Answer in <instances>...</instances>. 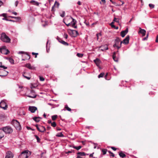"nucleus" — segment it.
<instances>
[{
  "instance_id": "30",
  "label": "nucleus",
  "mask_w": 158,
  "mask_h": 158,
  "mask_svg": "<svg viewBox=\"0 0 158 158\" xmlns=\"http://www.w3.org/2000/svg\"><path fill=\"white\" fill-rule=\"evenodd\" d=\"M0 68H2L4 69H7V67H6L2 65V62H0Z\"/></svg>"
},
{
  "instance_id": "61",
  "label": "nucleus",
  "mask_w": 158,
  "mask_h": 158,
  "mask_svg": "<svg viewBox=\"0 0 158 158\" xmlns=\"http://www.w3.org/2000/svg\"><path fill=\"white\" fill-rule=\"evenodd\" d=\"M71 152H72V151H69L67 152H66V154H68V153H71Z\"/></svg>"
},
{
  "instance_id": "1",
  "label": "nucleus",
  "mask_w": 158,
  "mask_h": 158,
  "mask_svg": "<svg viewBox=\"0 0 158 158\" xmlns=\"http://www.w3.org/2000/svg\"><path fill=\"white\" fill-rule=\"evenodd\" d=\"M0 130L3 131L6 134H10L13 131V129L10 126H6L1 128Z\"/></svg>"
},
{
  "instance_id": "33",
  "label": "nucleus",
  "mask_w": 158,
  "mask_h": 158,
  "mask_svg": "<svg viewBox=\"0 0 158 158\" xmlns=\"http://www.w3.org/2000/svg\"><path fill=\"white\" fill-rule=\"evenodd\" d=\"M27 97H28L32 98H35L36 97V95H34V94L33 95H27Z\"/></svg>"
},
{
  "instance_id": "2",
  "label": "nucleus",
  "mask_w": 158,
  "mask_h": 158,
  "mask_svg": "<svg viewBox=\"0 0 158 158\" xmlns=\"http://www.w3.org/2000/svg\"><path fill=\"white\" fill-rule=\"evenodd\" d=\"M1 39L3 42L7 43L10 42V39L4 32L2 33L1 36Z\"/></svg>"
},
{
  "instance_id": "16",
  "label": "nucleus",
  "mask_w": 158,
  "mask_h": 158,
  "mask_svg": "<svg viewBox=\"0 0 158 158\" xmlns=\"http://www.w3.org/2000/svg\"><path fill=\"white\" fill-rule=\"evenodd\" d=\"M25 67L28 68V69H31L34 70L35 69V67L34 66H31V64L29 63L27 64H25Z\"/></svg>"
},
{
  "instance_id": "45",
  "label": "nucleus",
  "mask_w": 158,
  "mask_h": 158,
  "mask_svg": "<svg viewBox=\"0 0 158 158\" xmlns=\"http://www.w3.org/2000/svg\"><path fill=\"white\" fill-rule=\"evenodd\" d=\"M14 18L18 20H20L21 19V18L19 17H14Z\"/></svg>"
},
{
  "instance_id": "24",
  "label": "nucleus",
  "mask_w": 158,
  "mask_h": 158,
  "mask_svg": "<svg viewBox=\"0 0 158 158\" xmlns=\"http://www.w3.org/2000/svg\"><path fill=\"white\" fill-rule=\"evenodd\" d=\"M116 52H113L112 55L113 59L114 60L115 62L118 61V59L116 57Z\"/></svg>"
},
{
  "instance_id": "29",
  "label": "nucleus",
  "mask_w": 158,
  "mask_h": 158,
  "mask_svg": "<svg viewBox=\"0 0 158 158\" xmlns=\"http://www.w3.org/2000/svg\"><path fill=\"white\" fill-rule=\"evenodd\" d=\"M39 117H35L33 118V119L36 122H39L40 121Z\"/></svg>"
},
{
  "instance_id": "21",
  "label": "nucleus",
  "mask_w": 158,
  "mask_h": 158,
  "mask_svg": "<svg viewBox=\"0 0 158 158\" xmlns=\"http://www.w3.org/2000/svg\"><path fill=\"white\" fill-rule=\"evenodd\" d=\"M38 131L40 132H44L46 131V129L44 127L40 126H39V129Z\"/></svg>"
},
{
  "instance_id": "19",
  "label": "nucleus",
  "mask_w": 158,
  "mask_h": 158,
  "mask_svg": "<svg viewBox=\"0 0 158 158\" xmlns=\"http://www.w3.org/2000/svg\"><path fill=\"white\" fill-rule=\"evenodd\" d=\"M94 61L95 63L97 66H99L100 63H101V61L98 58H96L95 60H94Z\"/></svg>"
},
{
  "instance_id": "42",
  "label": "nucleus",
  "mask_w": 158,
  "mask_h": 158,
  "mask_svg": "<svg viewBox=\"0 0 158 158\" xmlns=\"http://www.w3.org/2000/svg\"><path fill=\"white\" fill-rule=\"evenodd\" d=\"M149 6L151 8H153L154 7V5L152 4H149Z\"/></svg>"
},
{
  "instance_id": "26",
  "label": "nucleus",
  "mask_w": 158,
  "mask_h": 158,
  "mask_svg": "<svg viewBox=\"0 0 158 158\" xmlns=\"http://www.w3.org/2000/svg\"><path fill=\"white\" fill-rule=\"evenodd\" d=\"M119 155L120 157L122 158H124L126 156V155L122 151H121L119 153Z\"/></svg>"
},
{
  "instance_id": "15",
  "label": "nucleus",
  "mask_w": 158,
  "mask_h": 158,
  "mask_svg": "<svg viewBox=\"0 0 158 158\" xmlns=\"http://www.w3.org/2000/svg\"><path fill=\"white\" fill-rule=\"evenodd\" d=\"M128 32V29L127 28L125 30L121 32V35L122 37H123L125 36L126 35Z\"/></svg>"
},
{
  "instance_id": "27",
  "label": "nucleus",
  "mask_w": 158,
  "mask_h": 158,
  "mask_svg": "<svg viewBox=\"0 0 158 158\" xmlns=\"http://www.w3.org/2000/svg\"><path fill=\"white\" fill-rule=\"evenodd\" d=\"M59 5V3L56 1L55 2L54 5L53 6H52V10H53V9L54 7L56 6L57 7H58Z\"/></svg>"
},
{
  "instance_id": "11",
  "label": "nucleus",
  "mask_w": 158,
  "mask_h": 158,
  "mask_svg": "<svg viewBox=\"0 0 158 158\" xmlns=\"http://www.w3.org/2000/svg\"><path fill=\"white\" fill-rule=\"evenodd\" d=\"M57 40H58V41L60 43L62 44L63 45L66 46H68L69 45V44L67 43L66 42L63 41L61 39L59 38L58 37H57Z\"/></svg>"
},
{
  "instance_id": "63",
  "label": "nucleus",
  "mask_w": 158,
  "mask_h": 158,
  "mask_svg": "<svg viewBox=\"0 0 158 158\" xmlns=\"http://www.w3.org/2000/svg\"><path fill=\"white\" fill-rule=\"evenodd\" d=\"M2 4H3V2H2V1H0V7L2 5Z\"/></svg>"
},
{
  "instance_id": "49",
  "label": "nucleus",
  "mask_w": 158,
  "mask_h": 158,
  "mask_svg": "<svg viewBox=\"0 0 158 158\" xmlns=\"http://www.w3.org/2000/svg\"><path fill=\"white\" fill-rule=\"evenodd\" d=\"M73 32H75V34L77 35V36L79 35V33L77 31L74 30Z\"/></svg>"
},
{
  "instance_id": "51",
  "label": "nucleus",
  "mask_w": 158,
  "mask_h": 158,
  "mask_svg": "<svg viewBox=\"0 0 158 158\" xmlns=\"http://www.w3.org/2000/svg\"><path fill=\"white\" fill-rule=\"evenodd\" d=\"M48 42L47 41V45H46V48H47V52H48V50H49V48H48Z\"/></svg>"
},
{
  "instance_id": "23",
  "label": "nucleus",
  "mask_w": 158,
  "mask_h": 158,
  "mask_svg": "<svg viewBox=\"0 0 158 158\" xmlns=\"http://www.w3.org/2000/svg\"><path fill=\"white\" fill-rule=\"evenodd\" d=\"M30 3H32L33 5L36 6H39L40 4V3L38 2L33 0H32L30 1Z\"/></svg>"
},
{
  "instance_id": "59",
  "label": "nucleus",
  "mask_w": 158,
  "mask_h": 158,
  "mask_svg": "<svg viewBox=\"0 0 158 158\" xmlns=\"http://www.w3.org/2000/svg\"><path fill=\"white\" fill-rule=\"evenodd\" d=\"M147 38H148L147 36H146V37L143 38V40H147Z\"/></svg>"
},
{
  "instance_id": "40",
  "label": "nucleus",
  "mask_w": 158,
  "mask_h": 158,
  "mask_svg": "<svg viewBox=\"0 0 158 158\" xmlns=\"http://www.w3.org/2000/svg\"><path fill=\"white\" fill-rule=\"evenodd\" d=\"M77 55L79 57H81L83 56V55L82 54L79 53H77Z\"/></svg>"
},
{
  "instance_id": "60",
  "label": "nucleus",
  "mask_w": 158,
  "mask_h": 158,
  "mask_svg": "<svg viewBox=\"0 0 158 158\" xmlns=\"http://www.w3.org/2000/svg\"><path fill=\"white\" fill-rule=\"evenodd\" d=\"M110 156H111L113 157H114V154H113L112 152L111 153V155H110Z\"/></svg>"
},
{
  "instance_id": "25",
  "label": "nucleus",
  "mask_w": 158,
  "mask_h": 158,
  "mask_svg": "<svg viewBox=\"0 0 158 158\" xmlns=\"http://www.w3.org/2000/svg\"><path fill=\"white\" fill-rule=\"evenodd\" d=\"M6 59L8 60L11 64H14V61L11 58H6Z\"/></svg>"
},
{
  "instance_id": "14",
  "label": "nucleus",
  "mask_w": 158,
  "mask_h": 158,
  "mask_svg": "<svg viewBox=\"0 0 158 158\" xmlns=\"http://www.w3.org/2000/svg\"><path fill=\"white\" fill-rule=\"evenodd\" d=\"M74 30H70L68 31L69 33L73 37H75L77 36V35L75 34V33L73 32Z\"/></svg>"
},
{
  "instance_id": "48",
  "label": "nucleus",
  "mask_w": 158,
  "mask_h": 158,
  "mask_svg": "<svg viewBox=\"0 0 158 158\" xmlns=\"http://www.w3.org/2000/svg\"><path fill=\"white\" fill-rule=\"evenodd\" d=\"M32 55H35V57L36 58L37 57V55L38 54V53L33 52H32Z\"/></svg>"
},
{
  "instance_id": "13",
  "label": "nucleus",
  "mask_w": 158,
  "mask_h": 158,
  "mask_svg": "<svg viewBox=\"0 0 158 158\" xmlns=\"http://www.w3.org/2000/svg\"><path fill=\"white\" fill-rule=\"evenodd\" d=\"M23 76L24 78H25L27 80H30L31 78V76L29 73L25 72L23 73Z\"/></svg>"
},
{
  "instance_id": "57",
  "label": "nucleus",
  "mask_w": 158,
  "mask_h": 158,
  "mask_svg": "<svg viewBox=\"0 0 158 158\" xmlns=\"http://www.w3.org/2000/svg\"><path fill=\"white\" fill-rule=\"evenodd\" d=\"M12 14H14V15H16L17 14V13L16 12H12Z\"/></svg>"
},
{
  "instance_id": "31",
  "label": "nucleus",
  "mask_w": 158,
  "mask_h": 158,
  "mask_svg": "<svg viewBox=\"0 0 158 158\" xmlns=\"http://www.w3.org/2000/svg\"><path fill=\"white\" fill-rule=\"evenodd\" d=\"M35 137L37 139V142L38 143L40 142V139L39 138V137L37 135H35Z\"/></svg>"
},
{
  "instance_id": "20",
  "label": "nucleus",
  "mask_w": 158,
  "mask_h": 158,
  "mask_svg": "<svg viewBox=\"0 0 158 158\" xmlns=\"http://www.w3.org/2000/svg\"><path fill=\"white\" fill-rule=\"evenodd\" d=\"M100 48H101V50L103 51L108 49V47L107 45H102Z\"/></svg>"
},
{
  "instance_id": "4",
  "label": "nucleus",
  "mask_w": 158,
  "mask_h": 158,
  "mask_svg": "<svg viewBox=\"0 0 158 158\" xmlns=\"http://www.w3.org/2000/svg\"><path fill=\"white\" fill-rule=\"evenodd\" d=\"M28 152L25 150L22 152L18 157V158H27L28 157Z\"/></svg>"
},
{
  "instance_id": "62",
  "label": "nucleus",
  "mask_w": 158,
  "mask_h": 158,
  "mask_svg": "<svg viewBox=\"0 0 158 158\" xmlns=\"http://www.w3.org/2000/svg\"><path fill=\"white\" fill-rule=\"evenodd\" d=\"M27 128L28 130H32V129L31 128L28 127H27Z\"/></svg>"
},
{
  "instance_id": "5",
  "label": "nucleus",
  "mask_w": 158,
  "mask_h": 158,
  "mask_svg": "<svg viewBox=\"0 0 158 158\" xmlns=\"http://www.w3.org/2000/svg\"><path fill=\"white\" fill-rule=\"evenodd\" d=\"M120 41V39L118 37H117L114 41V44L113 45V47L114 48L116 47L118 49H119L121 46H119V44Z\"/></svg>"
},
{
  "instance_id": "32",
  "label": "nucleus",
  "mask_w": 158,
  "mask_h": 158,
  "mask_svg": "<svg viewBox=\"0 0 158 158\" xmlns=\"http://www.w3.org/2000/svg\"><path fill=\"white\" fill-rule=\"evenodd\" d=\"M57 117V116L56 115H53L52 116V120H55Z\"/></svg>"
},
{
  "instance_id": "44",
  "label": "nucleus",
  "mask_w": 158,
  "mask_h": 158,
  "mask_svg": "<svg viewBox=\"0 0 158 158\" xmlns=\"http://www.w3.org/2000/svg\"><path fill=\"white\" fill-rule=\"evenodd\" d=\"M114 23L113 22H111V23H110V25L111 27L112 28H113L114 27H115V26L114 24Z\"/></svg>"
},
{
  "instance_id": "35",
  "label": "nucleus",
  "mask_w": 158,
  "mask_h": 158,
  "mask_svg": "<svg viewBox=\"0 0 158 158\" xmlns=\"http://www.w3.org/2000/svg\"><path fill=\"white\" fill-rule=\"evenodd\" d=\"M65 108H66L68 111H70L71 110V108L69 107L67 105H66L65 106Z\"/></svg>"
},
{
  "instance_id": "37",
  "label": "nucleus",
  "mask_w": 158,
  "mask_h": 158,
  "mask_svg": "<svg viewBox=\"0 0 158 158\" xmlns=\"http://www.w3.org/2000/svg\"><path fill=\"white\" fill-rule=\"evenodd\" d=\"M51 125V126L53 127H56V123L55 122H53L52 123Z\"/></svg>"
},
{
  "instance_id": "3",
  "label": "nucleus",
  "mask_w": 158,
  "mask_h": 158,
  "mask_svg": "<svg viewBox=\"0 0 158 158\" xmlns=\"http://www.w3.org/2000/svg\"><path fill=\"white\" fill-rule=\"evenodd\" d=\"M69 19L71 20V22L68 23H66L64 22V23L66 24V25L68 26H69L70 25H72V26L74 27L75 28H76L77 27V26H75V25L77 23V21L74 19L72 18L71 17H69Z\"/></svg>"
},
{
  "instance_id": "53",
  "label": "nucleus",
  "mask_w": 158,
  "mask_h": 158,
  "mask_svg": "<svg viewBox=\"0 0 158 158\" xmlns=\"http://www.w3.org/2000/svg\"><path fill=\"white\" fill-rule=\"evenodd\" d=\"M18 1H16L15 2V5L16 6H17L18 4Z\"/></svg>"
},
{
  "instance_id": "54",
  "label": "nucleus",
  "mask_w": 158,
  "mask_h": 158,
  "mask_svg": "<svg viewBox=\"0 0 158 158\" xmlns=\"http://www.w3.org/2000/svg\"><path fill=\"white\" fill-rule=\"evenodd\" d=\"M111 148L114 151H116V148L114 147H111Z\"/></svg>"
},
{
  "instance_id": "7",
  "label": "nucleus",
  "mask_w": 158,
  "mask_h": 158,
  "mask_svg": "<svg viewBox=\"0 0 158 158\" xmlns=\"http://www.w3.org/2000/svg\"><path fill=\"white\" fill-rule=\"evenodd\" d=\"M0 107L2 108L4 110H6L7 109L8 106L6 103L4 101H2L0 102Z\"/></svg>"
},
{
  "instance_id": "50",
  "label": "nucleus",
  "mask_w": 158,
  "mask_h": 158,
  "mask_svg": "<svg viewBox=\"0 0 158 158\" xmlns=\"http://www.w3.org/2000/svg\"><path fill=\"white\" fill-rule=\"evenodd\" d=\"M25 52L23 51H19L18 52V54H25Z\"/></svg>"
},
{
  "instance_id": "38",
  "label": "nucleus",
  "mask_w": 158,
  "mask_h": 158,
  "mask_svg": "<svg viewBox=\"0 0 158 158\" xmlns=\"http://www.w3.org/2000/svg\"><path fill=\"white\" fill-rule=\"evenodd\" d=\"M63 37L65 39H67L68 37V35L66 33H64L63 35Z\"/></svg>"
},
{
  "instance_id": "47",
  "label": "nucleus",
  "mask_w": 158,
  "mask_h": 158,
  "mask_svg": "<svg viewBox=\"0 0 158 158\" xmlns=\"http://www.w3.org/2000/svg\"><path fill=\"white\" fill-rule=\"evenodd\" d=\"M40 80L41 81H43L44 80V78L43 77H40Z\"/></svg>"
},
{
  "instance_id": "64",
  "label": "nucleus",
  "mask_w": 158,
  "mask_h": 158,
  "mask_svg": "<svg viewBox=\"0 0 158 158\" xmlns=\"http://www.w3.org/2000/svg\"><path fill=\"white\" fill-rule=\"evenodd\" d=\"M77 4L79 5H81V2L79 1L77 2Z\"/></svg>"
},
{
  "instance_id": "41",
  "label": "nucleus",
  "mask_w": 158,
  "mask_h": 158,
  "mask_svg": "<svg viewBox=\"0 0 158 158\" xmlns=\"http://www.w3.org/2000/svg\"><path fill=\"white\" fill-rule=\"evenodd\" d=\"M60 16L62 17H64L65 15V12L64 11H62V13L60 15Z\"/></svg>"
},
{
  "instance_id": "28",
  "label": "nucleus",
  "mask_w": 158,
  "mask_h": 158,
  "mask_svg": "<svg viewBox=\"0 0 158 158\" xmlns=\"http://www.w3.org/2000/svg\"><path fill=\"white\" fill-rule=\"evenodd\" d=\"M56 136L58 137H64V136L62 133L61 132L59 133L56 135Z\"/></svg>"
},
{
  "instance_id": "55",
  "label": "nucleus",
  "mask_w": 158,
  "mask_h": 158,
  "mask_svg": "<svg viewBox=\"0 0 158 158\" xmlns=\"http://www.w3.org/2000/svg\"><path fill=\"white\" fill-rule=\"evenodd\" d=\"M156 42L158 43V35L156 37Z\"/></svg>"
},
{
  "instance_id": "17",
  "label": "nucleus",
  "mask_w": 158,
  "mask_h": 158,
  "mask_svg": "<svg viewBox=\"0 0 158 158\" xmlns=\"http://www.w3.org/2000/svg\"><path fill=\"white\" fill-rule=\"evenodd\" d=\"M140 30L139 31V34H141L143 36H144L145 35L146 31L143 29H141L140 27L139 28Z\"/></svg>"
},
{
  "instance_id": "43",
  "label": "nucleus",
  "mask_w": 158,
  "mask_h": 158,
  "mask_svg": "<svg viewBox=\"0 0 158 158\" xmlns=\"http://www.w3.org/2000/svg\"><path fill=\"white\" fill-rule=\"evenodd\" d=\"M113 21L114 22H119V20L116 18H114L113 19Z\"/></svg>"
},
{
  "instance_id": "9",
  "label": "nucleus",
  "mask_w": 158,
  "mask_h": 158,
  "mask_svg": "<svg viewBox=\"0 0 158 158\" xmlns=\"http://www.w3.org/2000/svg\"><path fill=\"white\" fill-rule=\"evenodd\" d=\"M77 158H83L81 156H85L86 155H89V154H86L84 152H77Z\"/></svg>"
},
{
  "instance_id": "56",
  "label": "nucleus",
  "mask_w": 158,
  "mask_h": 158,
  "mask_svg": "<svg viewBox=\"0 0 158 158\" xmlns=\"http://www.w3.org/2000/svg\"><path fill=\"white\" fill-rule=\"evenodd\" d=\"M35 127H36L37 129L38 130H39V126L38 124H36L35 125Z\"/></svg>"
},
{
  "instance_id": "34",
  "label": "nucleus",
  "mask_w": 158,
  "mask_h": 158,
  "mask_svg": "<svg viewBox=\"0 0 158 158\" xmlns=\"http://www.w3.org/2000/svg\"><path fill=\"white\" fill-rule=\"evenodd\" d=\"M107 151V150L105 149H103L102 150V152H103V155H105L106 154Z\"/></svg>"
},
{
  "instance_id": "36",
  "label": "nucleus",
  "mask_w": 158,
  "mask_h": 158,
  "mask_svg": "<svg viewBox=\"0 0 158 158\" xmlns=\"http://www.w3.org/2000/svg\"><path fill=\"white\" fill-rule=\"evenodd\" d=\"M104 75V73H101L98 76V78H100L101 77H103Z\"/></svg>"
},
{
  "instance_id": "52",
  "label": "nucleus",
  "mask_w": 158,
  "mask_h": 158,
  "mask_svg": "<svg viewBox=\"0 0 158 158\" xmlns=\"http://www.w3.org/2000/svg\"><path fill=\"white\" fill-rule=\"evenodd\" d=\"M2 16L4 17H5L6 16V14H2L0 15V16Z\"/></svg>"
},
{
  "instance_id": "18",
  "label": "nucleus",
  "mask_w": 158,
  "mask_h": 158,
  "mask_svg": "<svg viewBox=\"0 0 158 158\" xmlns=\"http://www.w3.org/2000/svg\"><path fill=\"white\" fill-rule=\"evenodd\" d=\"M129 35H127L126 38L123 40V43L125 44H127L129 43Z\"/></svg>"
},
{
  "instance_id": "22",
  "label": "nucleus",
  "mask_w": 158,
  "mask_h": 158,
  "mask_svg": "<svg viewBox=\"0 0 158 158\" xmlns=\"http://www.w3.org/2000/svg\"><path fill=\"white\" fill-rule=\"evenodd\" d=\"M15 123L17 124V125H18V126L16 127V129L19 130H20L21 129V127L20 124V123L17 120H15Z\"/></svg>"
},
{
  "instance_id": "12",
  "label": "nucleus",
  "mask_w": 158,
  "mask_h": 158,
  "mask_svg": "<svg viewBox=\"0 0 158 158\" xmlns=\"http://www.w3.org/2000/svg\"><path fill=\"white\" fill-rule=\"evenodd\" d=\"M8 74V72L3 69H1L0 71V74L2 77H4L7 76Z\"/></svg>"
},
{
  "instance_id": "58",
  "label": "nucleus",
  "mask_w": 158,
  "mask_h": 158,
  "mask_svg": "<svg viewBox=\"0 0 158 158\" xmlns=\"http://www.w3.org/2000/svg\"><path fill=\"white\" fill-rule=\"evenodd\" d=\"M94 153L90 154L89 155L90 157H93V156Z\"/></svg>"
},
{
  "instance_id": "10",
  "label": "nucleus",
  "mask_w": 158,
  "mask_h": 158,
  "mask_svg": "<svg viewBox=\"0 0 158 158\" xmlns=\"http://www.w3.org/2000/svg\"><path fill=\"white\" fill-rule=\"evenodd\" d=\"M37 109V108L35 106H29L28 108L29 110L32 113H34Z\"/></svg>"
},
{
  "instance_id": "8",
  "label": "nucleus",
  "mask_w": 158,
  "mask_h": 158,
  "mask_svg": "<svg viewBox=\"0 0 158 158\" xmlns=\"http://www.w3.org/2000/svg\"><path fill=\"white\" fill-rule=\"evenodd\" d=\"M14 155L10 151H8L6 153L5 158H13Z\"/></svg>"
},
{
  "instance_id": "39",
  "label": "nucleus",
  "mask_w": 158,
  "mask_h": 158,
  "mask_svg": "<svg viewBox=\"0 0 158 158\" xmlns=\"http://www.w3.org/2000/svg\"><path fill=\"white\" fill-rule=\"evenodd\" d=\"M73 148L77 150H79L81 148V146H79L77 147H74Z\"/></svg>"
},
{
  "instance_id": "46",
  "label": "nucleus",
  "mask_w": 158,
  "mask_h": 158,
  "mask_svg": "<svg viewBox=\"0 0 158 158\" xmlns=\"http://www.w3.org/2000/svg\"><path fill=\"white\" fill-rule=\"evenodd\" d=\"M97 35V40H98V36H99L101 35V34L100 33H98V34H97V35Z\"/></svg>"
},
{
  "instance_id": "6",
  "label": "nucleus",
  "mask_w": 158,
  "mask_h": 158,
  "mask_svg": "<svg viewBox=\"0 0 158 158\" xmlns=\"http://www.w3.org/2000/svg\"><path fill=\"white\" fill-rule=\"evenodd\" d=\"M0 52L2 54L7 55L10 52V51L6 49L5 46H3L0 48Z\"/></svg>"
}]
</instances>
